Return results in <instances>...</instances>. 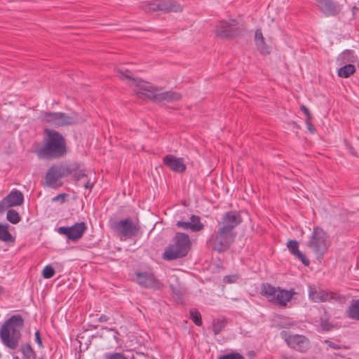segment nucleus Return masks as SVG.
<instances>
[{
  "label": "nucleus",
  "mask_w": 359,
  "mask_h": 359,
  "mask_svg": "<svg viewBox=\"0 0 359 359\" xmlns=\"http://www.w3.org/2000/svg\"><path fill=\"white\" fill-rule=\"evenodd\" d=\"M46 137L44 145L36 150L40 158H61L67 154L65 138L59 133L53 130H46Z\"/></svg>",
  "instance_id": "1"
},
{
  "label": "nucleus",
  "mask_w": 359,
  "mask_h": 359,
  "mask_svg": "<svg viewBox=\"0 0 359 359\" xmlns=\"http://www.w3.org/2000/svg\"><path fill=\"white\" fill-rule=\"evenodd\" d=\"M23 325L24 320L20 315H13L5 322L0 330V337L6 346L11 349L18 347Z\"/></svg>",
  "instance_id": "2"
},
{
  "label": "nucleus",
  "mask_w": 359,
  "mask_h": 359,
  "mask_svg": "<svg viewBox=\"0 0 359 359\" xmlns=\"http://www.w3.org/2000/svg\"><path fill=\"white\" fill-rule=\"evenodd\" d=\"M190 249L189 236L187 233L177 232L172 239V243L165 248L163 258L168 261L182 258L188 254Z\"/></svg>",
  "instance_id": "3"
},
{
  "label": "nucleus",
  "mask_w": 359,
  "mask_h": 359,
  "mask_svg": "<svg viewBox=\"0 0 359 359\" xmlns=\"http://www.w3.org/2000/svg\"><path fill=\"white\" fill-rule=\"evenodd\" d=\"M137 86L139 89L137 94L140 98H148L157 102L162 101L172 102L179 101L182 98V95L179 93L173 91L160 92L158 89L155 88L150 83L144 81L140 82Z\"/></svg>",
  "instance_id": "4"
},
{
  "label": "nucleus",
  "mask_w": 359,
  "mask_h": 359,
  "mask_svg": "<svg viewBox=\"0 0 359 359\" xmlns=\"http://www.w3.org/2000/svg\"><path fill=\"white\" fill-rule=\"evenodd\" d=\"M306 246L317 259H321L330 246L328 234L323 229L315 227L306 242Z\"/></svg>",
  "instance_id": "5"
},
{
  "label": "nucleus",
  "mask_w": 359,
  "mask_h": 359,
  "mask_svg": "<svg viewBox=\"0 0 359 359\" xmlns=\"http://www.w3.org/2000/svg\"><path fill=\"white\" fill-rule=\"evenodd\" d=\"M236 233H231L220 227L210 237L207 244L214 251L223 252L227 250L233 243Z\"/></svg>",
  "instance_id": "6"
},
{
  "label": "nucleus",
  "mask_w": 359,
  "mask_h": 359,
  "mask_svg": "<svg viewBox=\"0 0 359 359\" xmlns=\"http://www.w3.org/2000/svg\"><path fill=\"white\" fill-rule=\"evenodd\" d=\"M260 293L269 302L280 306H285L294 294L292 290H286L279 287H276L269 283L262 284Z\"/></svg>",
  "instance_id": "7"
},
{
  "label": "nucleus",
  "mask_w": 359,
  "mask_h": 359,
  "mask_svg": "<svg viewBox=\"0 0 359 359\" xmlns=\"http://www.w3.org/2000/svg\"><path fill=\"white\" fill-rule=\"evenodd\" d=\"M41 119L50 126L55 127L72 125L77 121L76 114L68 115L62 112H46L41 115Z\"/></svg>",
  "instance_id": "8"
},
{
  "label": "nucleus",
  "mask_w": 359,
  "mask_h": 359,
  "mask_svg": "<svg viewBox=\"0 0 359 359\" xmlns=\"http://www.w3.org/2000/svg\"><path fill=\"white\" fill-rule=\"evenodd\" d=\"M79 168L77 163H74L70 166H52L46 175V183L49 187H55L59 179L71 175Z\"/></svg>",
  "instance_id": "9"
},
{
  "label": "nucleus",
  "mask_w": 359,
  "mask_h": 359,
  "mask_svg": "<svg viewBox=\"0 0 359 359\" xmlns=\"http://www.w3.org/2000/svg\"><path fill=\"white\" fill-rule=\"evenodd\" d=\"M145 12H154L161 11L164 12L182 11V6L173 0H155L151 2H146L142 5Z\"/></svg>",
  "instance_id": "10"
},
{
  "label": "nucleus",
  "mask_w": 359,
  "mask_h": 359,
  "mask_svg": "<svg viewBox=\"0 0 359 359\" xmlns=\"http://www.w3.org/2000/svg\"><path fill=\"white\" fill-rule=\"evenodd\" d=\"M280 337L290 348L299 352H305L311 346L309 339L304 335L290 334L288 332L283 330Z\"/></svg>",
  "instance_id": "11"
},
{
  "label": "nucleus",
  "mask_w": 359,
  "mask_h": 359,
  "mask_svg": "<svg viewBox=\"0 0 359 359\" xmlns=\"http://www.w3.org/2000/svg\"><path fill=\"white\" fill-rule=\"evenodd\" d=\"M112 228L118 234L128 238L137 236L140 229V226L129 217L115 222Z\"/></svg>",
  "instance_id": "12"
},
{
  "label": "nucleus",
  "mask_w": 359,
  "mask_h": 359,
  "mask_svg": "<svg viewBox=\"0 0 359 359\" xmlns=\"http://www.w3.org/2000/svg\"><path fill=\"white\" fill-rule=\"evenodd\" d=\"M87 229L86 223L83 222L76 223L72 226H60L57 231L63 236H66L68 240L78 241Z\"/></svg>",
  "instance_id": "13"
},
{
  "label": "nucleus",
  "mask_w": 359,
  "mask_h": 359,
  "mask_svg": "<svg viewBox=\"0 0 359 359\" xmlns=\"http://www.w3.org/2000/svg\"><path fill=\"white\" fill-rule=\"evenodd\" d=\"M238 24L234 20L230 21H220L216 27V35L222 39L233 38L238 34Z\"/></svg>",
  "instance_id": "14"
},
{
  "label": "nucleus",
  "mask_w": 359,
  "mask_h": 359,
  "mask_svg": "<svg viewBox=\"0 0 359 359\" xmlns=\"http://www.w3.org/2000/svg\"><path fill=\"white\" fill-rule=\"evenodd\" d=\"M136 281L142 287L158 290L162 287L163 284L157 280L152 273L142 271L136 273Z\"/></svg>",
  "instance_id": "15"
},
{
  "label": "nucleus",
  "mask_w": 359,
  "mask_h": 359,
  "mask_svg": "<svg viewBox=\"0 0 359 359\" xmlns=\"http://www.w3.org/2000/svg\"><path fill=\"white\" fill-rule=\"evenodd\" d=\"M242 222V218L240 214L236 211L226 212L222 217L219 222L220 228L231 233L234 229Z\"/></svg>",
  "instance_id": "16"
},
{
  "label": "nucleus",
  "mask_w": 359,
  "mask_h": 359,
  "mask_svg": "<svg viewBox=\"0 0 359 359\" xmlns=\"http://www.w3.org/2000/svg\"><path fill=\"white\" fill-rule=\"evenodd\" d=\"M317 6L326 17L336 16L341 11L339 4L333 0H316Z\"/></svg>",
  "instance_id": "17"
},
{
  "label": "nucleus",
  "mask_w": 359,
  "mask_h": 359,
  "mask_svg": "<svg viewBox=\"0 0 359 359\" xmlns=\"http://www.w3.org/2000/svg\"><path fill=\"white\" fill-rule=\"evenodd\" d=\"M309 299L316 303L325 302L334 299L333 293L328 292L316 285L309 287Z\"/></svg>",
  "instance_id": "18"
},
{
  "label": "nucleus",
  "mask_w": 359,
  "mask_h": 359,
  "mask_svg": "<svg viewBox=\"0 0 359 359\" xmlns=\"http://www.w3.org/2000/svg\"><path fill=\"white\" fill-rule=\"evenodd\" d=\"M176 225L183 229H190L192 232H198L204 229V224L201 222V217L196 215H191L190 221H178Z\"/></svg>",
  "instance_id": "19"
},
{
  "label": "nucleus",
  "mask_w": 359,
  "mask_h": 359,
  "mask_svg": "<svg viewBox=\"0 0 359 359\" xmlns=\"http://www.w3.org/2000/svg\"><path fill=\"white\" fill-rule=\"evenodd\" d=\"M163 163L171 170L176 172H183L186 170V165L182 158H177L172 155H167L163 158Z\"/></svg>",
  "instance_id": "20"
},
{
  "label": "nucleus",
  "mask_w": 359,
  "mask_h": 359,
  "mask_svg": "<svg viewBox=\"0 0 359 359\" xmlns=\"http://www.w3.org/2000/svg\"><path fill=\"white\" fill-rule=\"evenodd\" d=\"M287 247L290 252L298 258L304 266H309L310 264L309 259L304 254L299 250V243L295 240H290L287 243Z\"/></svg>",
  "instance_id": "21"
},
{
  "label": "nucleus",
  "mask_w": 359,
  "mask_h": 359,
  "mask_svg": "<svg viewBox=\"0 0 359 359\" xmlns=\"http://www.w3.org/2000/svg\"><path fill=\"white\" fill-rule=\"evenodd\" d=\"M7 203V206L14 207L21 205L24 201L22 193L19 190L12 191L6 197L4 198Z\"/></svg>",
  "instance_id": "22"
},
{
  "label": "nucleus",
  "mask_w": 359,
  "mask_h": 359,
  "mask_svg": "<svg viewBox=\"0 0 359 359\" xmlns=\"http://www.w3.org/2000/svg\"><path fill=\"white\" fill-rule=\"evenodd\" d=\"M347 313L349 318L359 320V299L351 302Z\"/></svg>",
  "instance_id": "23"
},
{
  "label": "nucleus",
  "mask_w": 359,
  "mask_h": 359,
  "mask_svg": "<svg viewBox=\"0 0 359 359\" xmlns=\"http://www.w3.org/2000/svg\"><path fill=\"white\" fill-rule=\"evenodd\" d=\"M337 60L341 64L355 62L357 60V56L354 55L353 50H345L339 55Z\"/></svg>",
  "instance_id": "24"
},
{
  "label": "nucleus",
  "mask_w": 359,
  "mask_h": 359,
  "mask_svg": "<svg viewBox=\"0 0 359 359\" xmlns=\"http://www.w3.org/2000/svg\"><path fill=\"white\" fill-rule=\"evenodd\" d=\"M19 351L22 354L23 359H36L35 351L28 343L21 344Z\"/></svg>",
  "instance_id": "25"
},
{
  "label": "nucleus",
  "mask_w": 359,
  "mask_h": 359,
  "mask_svg": "<svg viewBox=\"0 0 359 359\" xmlns=\"http://www.w3.org/2000/svg\"><path fill=\"white\" fill-rule=\"evenodd\" d=\"M355 72V67L352 64H346L344 66L339 69L337 74L339 77L348 78Z\"/></svg>",
  "instance_id": "26"
},
{
  "label": "nucleus",
  "mask_w": 359,
  "mask_h": 359,
  "mask_svg": "<svg viewBox=\"0 0 359 359\" xmlns=\"http://www.w3.org/2000/svg\"><path fill=\"white\" fill-rule=\"evenodd\" d=\"M0 240L4 242L13 241L12 235L8 230V225H3L0 224Z\"/></svg>",
  "instance_id": "27"
},
{
  "label": "nucleus",
  "mask_w": 359,
  "mask_h": 359,
  "mask_svg": "<svg viewBox=\"0 0 359 359\" xmlns=\"http://www.w3.org/2000/svg\"><path fill=\"white\" fill-rule=\"evenodd\" d=\"M6 219L11 223L15 224H18L20 221V216L18 212L13 209H9L7 211Z\"/></svg>",
  "instance_id": "28"
},
{
  "label": "nucleus",
  "mask_w": 359,
  "mask_h": 359,
  "mask_svg": "<svg viewBox=\"0 0 359 359\" xmlns=\"http://www.w3.org/2000/svg\"><path fill=\"white\" fill-rule=\"evenodd\" d=\"M190 318L197 326H201L203 323L201 315L199 311L196 309H191L189 311Z\"/></svg>",
  "instance_id": "29"
},
{
  "label": "nucleus",
  "mask_w": 359,
  "mask_h": 359,
  "mask_svg": "<svg viewBox=\"0 0 359 359\" xmlns=\"http://www.w3.org/2000/svg\"><path fill=\"white\" fill-rule=\"evenodd\" d=\"M226 325L225 320H217L213 323L212 331L215 335L219 334Z\"/></svg>",
  "instance_id": "30"
},
{
  "label": "nucleus",
  "mask_w": 359,
  "mask_h": 359,
  "mask_svg": "<svg viewBox=\"0 0 359 359\" xmlns=\"http://www.w3.org/2000/svg\"><path fill=\"white\" fill-rule=\"evenodd\" d=\"M257 50L262 55H269L271 53V48L265 43L264 39L255 42Z\"/></svg>",
  "instance_id": "31"
},
{
  "label": "nucleus",
  "mask_w": 359,
  "mask_h": 359,
  "mask_svg": "<svg viewBox=\"0 0 359 359\" xmlns=\"http://www.w3.org/2000/svg\"><path fill=\"white\" fill-rule=\"evenodd\" d=\"M55 269L50 265L45 266L42 271V276L44 278H50L55 275Z\"/></svg>",
  "instance_id": "32"
},
{
  "label": "nucleus",
  "mask_w": 359,
  "mask_h": 359,
  "mask_svg": "<svg viewBox=\"0 0 359 359\" xmlns=\"http://www.w3.org/2000/svg\"><path fill=\"white\" fill-rule=\"evenodd\" d=\"M324 343L326 344L329 348H331L332 349L339 350V349H348L349 347L344 345H341L339 344H337L334 341H332L330 340L326 339L324 341Z\"/></svg>",
  "instance_id": "33"
},
{
  "label": "nucleus",
  "mask_w": 359,
  "mask_h": 359,
  "mask_svg": "<svg viewBox=\"0 0 359 359\" xmlns=\"http://www.w3.org/2000/svg\"><path fill=\"white\" fill-rule=\"evenodd\" d=\"M217 359H245L238 353H231L218 357Z\"/></svg>",
  "instance_id": "34"
},
{
  "label": "nucleus",
  "mask_w": 359,
  "mask_h": 359,
  "mask_svg": "<svg viewBox=\"0 0 359 359\" xmlns=\"http://www.w3.org/2000/svg\"><path fill=\"white\" fill-rule=\"evenodd\" d=\"M117 73L119 74V77L121 79H127L135 82V79L129 74L130 72L128 70H124L118 68L117 69Z\"/></svg>",
  "instance_id": "35"
},
{
  "label": "nucleus",
  "mask_w": 359,
  "mask_h": 359,
  "mask_svg": "<svg viewBox=\"0 0 359 359\" xmlns=\"http://www.w3.org/2000/svg\"><path fill=\"white\" fill-rule=\"evenodd\" d=\"M104 358L105 359H127L122 353H106Z\"/></svg>",
  "instance_id": "36"
},
{
  "label": "nucleus",
  "mask_w": 359,
  "mask_h": 359,
  "mask_svg": "<svg viewBox=\"0 0 359 359\" xmlns=\"http://www.w3.org/2000/svg\"><path fill=\"white\" fill-rule=\"evenodd\" d=\"M238 279V275H229L224 277V282L226 283H233Z\"/></svg>",
  "instance_id": "37"
},
{
  "label": "nucleus",
  "mask_w": 359,
  "mask_h": 359,
  "mask_svg": "<svg viewBox=\"0 0 359 359\" xmlns=\"http://www.w3.org/2000/svg\"><path fill=\"white\" fill-rule=\"evenodd\" d=\"M103 329L106 330L107 332H110L111 334L112 337L115 340L116 343H118V336L119 335V333L112 328H108V327H103Z\"/></svg>",
  "instance_id": "38"
},
{
  "label": "nucleus",
  "mask_w": 359,
  "mask_h": 359,
  "mask_svg": "<svg viewBox=\"0 0 359 359\" xmlns=\"http://www.w3.org/2000/svg\"><path fill=\"white\" fill-rule=\"evenodd\" d=\"M34 337H35V341L37 343L38 346L40 348H42L43 346V343H42V339H41V334H40V332L39 330H36L35 332Z\"/></svg>",
  "instance_id": "39"
},
{
  "label": "nucleus",
  "mask_w": 359,
  "mask_h": 359,
  "mask_svg": "<svg viewBox=\"0 0 359 359\" xmlns=\"http://www.w3.org/2000/svg\"><path fill=\"white\" fill-rule=\"evenodd\" d=\"M264 38L263 36L262 32L261 29H257L255 34V42L258 41L264 40Z\"/></svg>",
  "instance_id": "40"
},
{
  "label": "nucleus",
  "mask_w": 359,
  "mask_h": 359,
  "mask_svg": "<svg viewBox=\"0 0 359 359\" xmlns=\"http://www.w3.org/2000/svg\"><path fill=\"white\" fill-rule=\"evenodd\" d=\"M301 110L304 112V114H305L306 116V119H311V114L309 110V109L304 106V105H302L301 107Z\"/></svg>",
  "instance_id": "41"
},
{
  "label": "nucleus",
  "mask_w": 359,
  "mask_h": 359,
  "mask_svg": "<svg viewBox=\"0 0 359 359\" xmlns=\"http://www.w3.org/2000/svg\"><path fill=\"white\" fill-rule=\"evenodd\" d=\"M306 124L307 129L311 133H314L316 131L315 127L311 124V119H306Z\"/></svg>",
  "instance_id": "42"
},
{
  "label": "nucleus",
  "mask_w": 359,
  "mask_h": 359,
  "mask_svg": "<svg viewBox=\"0 0 359 359\" xmlns=\"http://www.w3.org/2000/svg\"><path fill=\"white\" fill-rule=\"evenodd\" d=\"M86 175L83 170H80L79 172L75 173L74 178L76 180H80L81 178L86 177Z\"/></svg>",
  "instance_id": "43"
},
{
  "label": "nucleus",
  "mask_w": 359,
  "mask_h": 359,
  "mask_svg": "<svg viewBox=\"0 0 359 359\" xmlns=\"http://www.w3.org/2000/svg\"><path fill=\"white\" fill-rule=\"evenodd\" d=\"M10 206H7L6 199L3 198V200L0 203V212H3L6 208H8Z\"/></svg>",
  "instance_id": "44"
},
{
  "label": "nucleus",
  "mask_w": 359,
  "mask_h": 359,
  "mask_svg": "<svg viewBox=\"0 0 359 359\" xmlns=\"http://www.w3.org/2000/svg\"><path fill=\"white\" fill-rule=\"evenodd\" d=\"M109 319V318L107 316L102 314L100 316V318H98L97 320L100 323H104V322H107Z\"/></svg>",
  "instance_id": "45"
},
{
  "label": "nucleus",
  "mask_w": 359,
  "mask_h": 359,
  "mask_svg": "<svg viewBox=\"0 0 359 359\" xmlns=\"http://www.w3.org/2000/svg\"><path fill=\"white\" fill-rule=\"evenodd\" d=\"M84 187L85 189H91L92 187H93V184L90 183L89 181H88L85 185H84Z\"/></svg>",
  "instance_id": "46"
},
{
  "label": "nucleus",
  "mask_w": 359,
  "mask_h": 359,
  "mask_svg": "<svg viewBox=\"0 0 359 359\" xmlns=\"http://www.w3.org/2000/svg\"><path fill=\"white\" fill-rule=\"evenodd\" d=\"M65 196V194L57 195L53 200L55 201L56 199H58L60 197H62V198L63 199Z\"/></svg>",
  "instance_id": "47"
},
{
  "label": "nucleus",
  "mask_w": 359,
  "mask_h": 359,
  "mask_svg": "<svg viewBox=\"0 0 359 359\" xmlns=\"http://www.w3.org/2000/svg\"><path fill=\"white\" fill-rule=\"evenodd\" d=\"M4 292V289L2 286L0 285V294Z\"/></svg>",
  "instance_id": "48"
},
{
  "label": "nucleus",
  "mask_w": 359,
  "mask_h": 359,
  "mask_svg": "<svg viewBox=\"0 0 359 359\" xmlns=\"http://www.w3.org/2000/svg\"><path fill=\"white\" fill-rule=\"evenodd\" d=\"M13 359H20V358L18 355H14Z\"/></svg>",
  "instance_id": "49"
},
{
  "label": "nucleus",
  "mask_w": 359,
  "mask_h": 359,
  "mask_svg": "<svg viewBox=\"0 0 359 359\" xmlns=\"http://www.w3.org/2000/svg\"><path fill=\"white\" fill-rule=\"evenodd\" d=\"M357 9H358V8H357L355 6H354V7L353 8V11H356Z\"/></svg>",
  "instance_id": "50"
},
{
  "label": "nucleus",
  "mask_w": 359,
  "mask_h": 359,
  "mask_svg": "<svg viewBox=\"0 0 359 359\" xmlns=\"http://www.w3.org/2000/svg\"><path fill=\"white\" fill-rule=\"evenodd\" d=\"M336 355H338V356H342V355L339 354V353H336L335 354Z\"/></svg>",
  "instance_id": "51"
},
{
  "label": "nucleus",
  "mask_w": 359,
  "mask_h": 359,
  "mask_svg": "<svg viewBox=\"0 0 359 359\" xmlns=\"http://www.w3.org/2000/svg\"><path fill=\"white\" fill-rule=\"evenodd\" d=\"M284 359H290V358H285Z\"/></svg>",
  "instance_id": "52"
},
{
  "label": "nucleus",
  "mask_w": 359,
  "mask_h": 359,
  "mask_svg": "<svg viewBox=\"0 0 359 359\" xmlns=\"http://www.w3.org/2000/svg\"><path fill=\"white\" fill-rule=\"evenodd\" d=\"M39 359H43V358H39Z\"/></svg>",
  "instance_id": "53"
}]
</instances>
